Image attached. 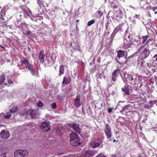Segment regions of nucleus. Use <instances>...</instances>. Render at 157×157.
<instances>
[{
	"mask_svg": "<svg viewBox=\"0 0 157 157\" xmlns=\"http://www.w3.org/2000/svg\"><path fill=\"white\" fill-rule=\"evenodd\" d=\"M20 62L21 65L23 66V69H28L30 71L32 75H34V70L33 68V65L30 63L27 59L23 58L20 61Z\"/></svg>",
	"mask_w": 157,
	"mask_h": 157,
	"instance_id": "nucleus-1",
	"label": "nucleus"
},
{
	"mask_svg": "<svg viewBox=\"0 0 157 157\" xmlns=\"http://www.w3.org/2000/svg\"><path fill=\"white\" fill-rule=\"evenodd\" d=\"M28 154L27 150L18 149L14 152V157H26Z\"/></svg>",
	"mask_w": 157,
	"mask_h": 157,
	"instance_id": "nucleus-2",
	"label": "nucleus"
},
{
	"mask_svg": "<svg viewBox=\"0 0 157 157\" xmlns=\"http://www.w3.org/2000/svg\"><path fill=\"white\" fill-rule=\"evenodd\" d=\"M97 151L96 150H89L81 155L80 157H92Z\"/></svg>",
	"mask_w": 157,
	"mask_h": 157,
	"instance_id": "nucleus-3",
	"label": "nucleus"
},
{
	"mask_svg": "<svg viewBox=\"0 0 157 157\" xmlns=\"http://www.w3.org/2000/svg\"><path fill=\"white\" fill-rule=\"evenodd\" d=\"M40 128L44 131H49L51 130L50 122L44 121L42 122L40 125Z\"/></svg>",
	"mask_w": 157,
	"mask_h": 157,
	"instance_id": "nucleus-4",
	"label": "nucleus"
},
{
	"mask_svg": "<svg viewBox=\"0 0 157 157\" xmlns=\"http://www.w3.org/2000/svg\"><path fill=\"white\" fill-rule=\"evenodd\" d=\"M150 53V51L149 50L145 48L140 54L139 58L145 59L149 56Z\"/></svg>",
	"mask_w": 157,
	"mask_h": 157,
	"instance_id": "nucleus-5",
	"label": "nucleus"
},
{
	"mask_svg": "<svg viewBox=\"0 0 157 157\" xmlns=\"http://www.w3.org/2000/svg\"><path fill=\"white\" fill-rule=\"evenodd\" d=\"M104 132L106 137L108 139L111 138L112 136V132L111 129L108 124L105 125V128H104Z\"/></svg>",
	"mask_w": 157,
	"mask_h": 157,
	"instance_id": "nucleus-6",
	"label": "nucleus"
},
{
	"mask_svg": "<svg viewBox=\"0 0 157 157\" xmlns=\"http://www.w3.org/2000/svg\"><path fill=\"white\" fill-rule=\"evenodd\" d=\"M120 73V70L119 69H117L113 71L112 75V78L113 81H115L117 80V78Z\"/></svg>",
	"mask_w": 157,
	"mask_h": 157,
	"instance_id": "nucleus-7",
	"label": "nucleus"
},
{
	"mask_svg": "<svg viewBox=\"0 0 157 157\" xmlns=\"http://www.w3.org/2000/svg\"><path fill=\"white\" fill-rule=\"evenodd\" d=\"M69 126L77 132L78 133L80 132V129L78 124L76 123H70L69 124Z\"/></svg>",
	"mask_w": 157,
	"mask_h": 157,
	"instance_id": "nucleus-8",
	"label": "nucleus"
},
{
	"mask_svg": "<svg viewBox=\"0 0 157 157\" xmlns=\"http://www.w3.org/2000/svg\"><path fill=\"white\" fill-rule=\"evenodd\" d=\"M70 144L73 146H77L81 144L80 139L79 138L70 141Z\"/></svg>",
	"mask_w": 157,
	"mask_h": 157,
	"instance_id": "nucleus-9",
	"label": "nucleus"
},
{
	"mask_svg": "<svg viewBox=\"0 0 157 157\" xmlns=\"http://www.w3.org/2000/svg\"><path fill=\"white\" fill-rule=\"evenodd\" d=\"M27 113L28 115H29L32 118H36V110L33 109H29Z\"/></svg>",
	"mask_w": 157,
	"mask_h": 157,
	"instance_id": "nucleus-10",
	"label": "nucleus"
},
{
	"mask_svg": "<svg viewBox=\"0 0 157 157\" xmlns=\"http://www.w3.org/2000/svg\"><path fill=\"white\" fill-rule=\"evenodd\" d=\"M2 138L4 139L8 138L10 136V133L9 131H6L5 130H3L0 133Z\"/></svg>",
	"mask_w": 157,
	"mask_h": 157,
	"instance_id": "nucleus-11",
	"label": "nucleus"
},
{
	"mask_svg": "<svg viewBox=\"0 0 157 157\" xmlns=\"http://www.w3.org/2000/svg\"><path fill=\"white\" fill-rule=\"evenodd\" d=\"M6 79L5 76L3 75H1L0 76V87L2 85L7 86L8 85L7 83H5Z\"/></svg>",
	"mask_w": 157,
	"mask_h": 157,
	"instance_id": "nucleus-12",
	"label": "nucleus"
},
{
	"mask_svg": "<svg viewBox=\"0 0 157 157\" xmlns=\"http://www.w3.org/2000/svg\"><path fill=\"white\" fill-rule=\"evenodd\" d=\"M2 155V157H6L5 147L3 146L0 145V156Z\"/></svg>",
	"mask_w": 157,
	"mask_h": 157,
	"instance_id": "nucleus-13",
	"label": "nucleus"
},
{
	"mask_svg": "<svg viewBox=\"0 0 157 157\" xmlns=\"http://www.w3.org/2000/svg\"><path fill=\"white\" fill-rule=\"evenodd\" d=\"M45 55H44V52L43 50L41 51L39 56V59L40 60V62L43 63L44 61Z\"/></svg>",
	"mask_w": 157,
	"mask_h": 157,
	"instance_id": "nucleus-14",
	"label": "nucleus"
},
{
	"mask_svg": "<svg viewBox=\"0 0 157 157\" xmlns=\"http://www.w3.org/2000/svg\"><path fill=\"white\" fill-rule=\"evenodd\" d=\"M70 140H75V139L79 138L78 134L75 132H73L70 135Z\"/></svg>",
	"mask_w": 157,
	"mask_h": 157,
	"instance_id": "nucleus-15",
	"label": "nucleus"
},
{
	"mask_svg": "<svg viewBox=\"0 0 157 157\" xmlns=\"http://www.w3.org/2000/svg\"><path fill=\"white\" fill-rule=\"evenodd\" d=\"M117 53V56L119 58L124 57L125 56V54L127 53L126 52H125L124 51L121 50H118Z\"/></svg>",
	"mask_w": 157,
	"mask_h": 157,
	"instance_id": "nucleus-16",
	"label": "nucleus"
},
{
	"mask_svg": "<svg viewBox=\"0 0 157 157\" xmlns=\"http://www.w3.org/2000/svg\"><path fill=\"white\" fill-rule=\"evenodd\" d=\"M122 90L123 92H124V94L126 95L129 94V90L128 86L125 85L122 88Z\"/></svg>",
	"mask_w": 157,
	"mask_h": 157,
	"instance_id": "nucleus-17",
	"label": "nucleus"
},
{
	"mask_svg": "<svg viewBox=\"0 0 157 157\" xmlns=\"http://www.w3.org/2000/svg\"><path fill=\"white\" fill-rule=\"evenodd\" d=\"M71 81V79L69 76L64 77L62 83L64 84H68Z\"/></svg>",
	"mask_w": 157,
	"mask_h": 157,
	"instance_id": "nucleus-18",
	"label": "nucleus"
},
{
	"mask_svg": "<svg viewBox=\"0 0 157 157\" xmlns=\"http://www.w3.org/2000/svg\"><path fill=\"white\" fill-rule=\"evenodd\" d=\"M17 106H13L11 109H10L9 112L10 113H11L13 115V117L14 116V114L16 113L17 111Z\"/></svg>",
	"mask_w": 157,
	"mask_h": 157,
	"instance_id": "nucleus-19",
	"label": "nucleus"
},
{
	"mask_svg": "<svg viewBox=\"0 0 157 157\" xmlns=\"http://www.w3.org/2000/svg\"><path fill=\"white\" fill-rule=\"evenodd\" d=\"M74 105L77 108H78L81 105L80 99H75L74 103Z\"/></svg>",
	"mask_w": 157,
	"mask_h": 157,
	"instance_id": "nucleus-20",
	"label": "nucleus"
},
{
	"mask_svg": "<svg viewBox=\"0 0 157 157\" xmlns=\"http://www.w3.org/2000/svg\"><path fill=\"white\" fill-rule=\"evenodd\" d=\"M121 27L120 25L117 26L116 28L114 29L112 35L114 36L120 30Z\"/></svg>",
	"mask_w": 157,
	"mask_h": 157,
	"instance_id": "nucleus-21",
	"label": "nucleus"
},
{
	"mask_svg": "<svg viewBox=\"0 0 157 157\" xmlns=\"http://www.w3.org/2000/svg\"><path fill=\"white\" fill-rule=\"evenodd\" d=\"M64 66L63 65H62L59 67V76H60L63 74H64Z\"/></svg>",
	"mask_w": 157,
	"mask_h": 157,
	"instance_id": "nucleus-22",
	"label": "nucleus"
},
{
	"mask_svg": "<svg viewBox=\"0 0 157 157\" xmlns=\"http://www.w3.org/2000/svg\"><path fill=\"white\" fill-rule=\"evenodd\" d=\"M132 44V41H130L128 43L126 44H124V45L123 46L122 48L124 49H127L129 48Z\"/></svg>",
	"mask_w": 157,
	"mask_h": 157,
	"instance_id": "nucleus-23",
	"label": "nucleus"
},
{
	"mask_svg": "<svg viewBox=\"0 0 157 157\" xmlns=\"http://www.w3.org/2000/svg\"><path fill=\"white\" fill-rule=\"evenodd\" d=\"M153 103L152 101H149V102L145 104L144 105V108L146 109H149L152 107V105L153 104Z\"/></svg>",
	"mask_w": 157,
	"mask_h": 157,
	"instance_id": "nucleus-24",
	"label": "nucleus"
},
{
	"mask_svg": "<svg viewBox=\"0 0 157 157\" xmlns=\"http://www.w3.org/2000/svg\"><path fill=\"white\" fill-rule=\"evenodd\" d=\"M126 81L127 82H129L132 85L133 82H134V79L132 75H131L127 77L126 78Z\"/></svg>",
	"mask_w": 157,
	"mask_h": 157,
	"instance_id": "nucleus-25",
	"label": "nucleus"
},
{
	"mask_svg": "<svg viewBox=\"0 0 157 157\" xmlns=\"http://www.w3.org/2000/svg\"><path fill=\"white\" fill-rule=\"evenodd\" d=\"M90 146L93 148H95L99 146V144L98 143L93 142L90 143Z\"/></svg>",
	"mask_w": 157,
	"mask_h": 157,
	"instance_id": "nucleus-26",
	"label": "nucleus"
},
{
	"mask_svg": "<svg viewBox=\"0 0 157 157\" xmlns=\"http://www.w3.org/2000/svg\"><path fill=\"white\" fill-rule=\"evenodd\" d=\"M149 37V35H147L145 36H143L142 37V43L143 44H144L146 43L147 40V39Z\"/></svg>",
	"mask_w": 157,
	"mask_h": 157,
	"instance_id": "nucleus-27",
	"label": "nucleus"
},
{
	"mask_svg": "<svg viewBox=\"0 0 157 157\" xmlns=\"http://www.w3.org/2000/svg\"><path fill=\"white\" fill-rule=\"evenodd\" d=\"M134 82H133L132 85L135 86V87L138 86V85L139 83V81L137 78H136L134 80Z\"/></svg>",
	"mask_w": 157,
	"mask_h": 157,
	"instance_id": "nucleus-28",
	"label": "nucleus"
},
{
	"mask_svg": "<svg viewBox=\"0 0 157 157\" xmlns=\"http://www.w3.org/2000/svg\"><path fill=\"white\" fill-rule=\"evenodd\" d=\"M2 11H1V16L0 17V21L2 22L3 23H5L6 21L5 18L3 17L4 16V13H3V15L2 13Z\"/></svg>",
	"mask_w": 157,
	"mask_h": 157,
	"instance_id": "nucleus-29",
	"label": "nucleus"
},
{
	"mask_svg": "<svg viewBox=\"0 0 157 157\" xmlns=\"http://www.w3.org/2000/svg\"><path fill=\"white\" fill-rule=\"evenodd\" d=\"M140 59L141 60V62L140 65V67L139 69H142L144 67V63H145V61L144 60V59H142L140 58Z\"/></svg>",
	"mask_w": 157,
	"mask_h": 157,
	"instance_id": "nucleus-30",
	"label": "nucleus"
},
{
	"mask_svg": "<svg viewBox=\"0 0 157 157\" xmlns=\"http://www.w3.org/2000/svg\"><path fill=\"white\" fill-rule=\"evenodd\" d=\"M44 1L43 0H37V4L40 7L41 5H44Z\"/></svg>",
	"mask_w": 157,
	"mask_h": 157,
	"instance_id": "nucleus-31",
	"label": "nucleus"
},
{
	"mask_svg": "<svg viewBox=\"0 0 157 157\" xmlns=\"http://www.w3.org/2000/svg\"><path fill=\"white\" fill-rule=\"evenodd\" d=\"M153 40V38H149L148 40H147L146 42L145 43V44H144L145 46L146 45H148L151 42H152V40Z\"/></svg>",
	"mask_w": 157,
	"mask_h": 157,
	"instance_id": "nucleus-32",
	"label": "nucleus"
},
{
	"mask_svg": "<svg viewBox=\"0 0 157 157\" xmlns=\"http://www.w3.org/2000/svg\"><path fill=\"white\" fill-rule=\"evenodd\" d=\"M26 125L27 128V129H30L31 128L33 127V125L31 123H29L27 124H26Z\"/></svg>",
	"mask_w": 157,
	"mask_h": 157,
	"instance_id": "nucleus-33",
	"label": "nucleus"
},
{
	"mask_svg": "<svg viewBox=\"0 0 157 157\" xmlns=\"http://www.w3.org/2000/svg\"><path fill=\"white\" fill-rule=\"evenodd\" d=\"M9 113H7V115H5L4 116V117L5 119H8L11 117L12 116H13L12 114H9Z\"/></svg>",
	"mask_w": 157,
	"mask_h": 157,
	"instance_id": "nucleus-34",
	"label": "nucleus"
},
{
	"mask_svg": "<svg viewBox=\"0 0 157 157\" xmlns=\"http://www.w3.org/2000/svg\"><path fill=\"white\" fill-rule=\"evenodd\" d=\"M95 22V21L94 20H92L88 21L87 23V25L88 26H90L92 24H94Z\"/></svg>",
	"mask_w": 157,
	"mask_h": 157,
	"instance_id": "nucleus-35",
	"label": "nucleus"
},
{
	"mask_svg": "<svg viewBox=\"0 0 157 157\" xmlns=\"http://www.w3.org/2000/svg\"><path fill=\"white\" fill-rule=\"evenodd\" d=\"M145 46V45H143L142 46H140L139 48L137 50V53H140L143 49L144 47Z\"/></svg>",
	"mask_w": 157,
	"mask_h": 157,
	"instance_id": "nucleus-36",
	"label": "nucleus"
},
{
	"mask_svg": "<svg viewBox=\"0 0 157 157\" xmlns=\"http://www.w3.org/2000/svg\"><path fill=\"white\" fill-rule=\"evenodd\" d=\"M153 68L152 69V71L153 73L156 72V70L157 69V65H153Z\"/></svg>",
	"mask_w": 157,
	"mask_h": 157,
	"instance_id": "nucleus-37",
	"label": "nucleus"
},
{
	"mask_svg": "<svg viewBox=\"0 0 157 157\" xmlns=\"http://www.w3.org/2000/svg\"><path fill=\"white\" fill-rule=\"evenodd\" d=\"M128 105H124L125 107H123V109L122 110L120 111V113H121L123 112H126V111L128 110V109L126 107Z\"/></svg>",
	"mask_w": 157,
	"mask_h": 157,
	"instance_id": "nucleus-38",
	"label": "nucleus"
},
{
	"mask_svg": "<svg viewBox=\"0 0 157 157\" xmlns=\"http://www.w3.org/2000/svg\"><path fill=\"white\" fill-rule=\"evenodd\" d=\"M51 105L52 108V109H55L57 108L56 102H53Z\"/></svg>",
	"mask_w": 157,
	"mask_h": 157,
	"instance_id": "nucleus-39",
	"label": "nucleus"
},
{
	"mask_svg": "<svg viewBox=\"0 0 157 157\" xmlns=\"http://www.w3.org/2000/svg\"><path fill=\"white\" fill-rule=\"evenodd\" d=\"M37 106L39 107H41L44 106V104L41 101H40L38 102Z\"/></svg>",
	"mask_w": 157,
	"mask_h": 157,
	"instance_id": "nucleus-40",
	"label": "nucleus"
},
{
	"mask_svg": "<svg viewBox=\"0 0 157 157\" xmlns=\"http://www.w3.org/2000/svg\"><path fill=\"white\" fill-rule=\"evenodd\" d=\"M114 108L113 107L112 108H109L108 109V113H111L113 111V109H114Z\"/></svg>",
	"mask_w": 157,
	"mask_h": 157,
	"instance_id": "nucleus-41",
	"label": "nucleus"
},
{
	"mask_svg": "<svg viewBox=\"0 0 157 157\" xmlns=\"http://www.w3.org/2000/svg\"><path fill=\"white\" fill-rule=\"evenodd\" d=\"M8 82L9 84V85H8V86H10V84H13V82L10 79H9L8 80Z\"/></svg>",
	"mask_w": 157,
	"mask_h": 157,
	"instance_id": "nucleus-42",
	"label": "nucleus"
},
{
	"mask_svg": "<svg viewBox=\"0 0 157 157\" xmlns=\"http://www.w3.org/2000/svg\"><path fill=\"white\" fill-rule=\"evenodd\" d=\"M96 157H106L103 154L101 153L99 154L98 156H96Z\"/></svg>",
	"mask_w": 157,
	"mask_h": 157,
	"instance_id": "nucleus-43",
	"label": "nucleus"
},
{
	"mask_svg": "<svg viewBox=\"0 0 157 157\" xmlns=\"http://www.w3.org/2000/svg\"><path fill=\"white\" fill-rule=\"evenodd\" d=\"M147 66L149 67V68L151 67V63H147Z\"/></svg>",
	"mask_w": 157,
	"mask_h": 157,
	"instance_id": "nucleus-44",
	"label": "nucleus"
},
{
	"mask_svg": "<svg viewBox=\"0 0 157 157\" xmlns=\"http://www.w3.org/2000/svg\"><path fill=\"white\" fill-rule=\"evenodd\" d=\"M31 32L30 31H27L26 32V34L27 35H29L31 33Z\"/></svg>",
	"mask_w": 157,
	"mask_h": 157,
	"instance_id": "nucleus-45",
	"label": "nucleus"
},
{
	"mask_svg": "<svg viewBox=\"0 0 157 157\" xmlns=\"http://www.w3.org/2000/svg\"><path fill=\"white\" fill-rule=\"evenodd\" d=\"M125 102V101H120L118 103V105H120H120H121V103H123V102Z\"/></svg>",
	"mask_w": 157,
	"mask_h": 157,
	"instance_id": "nucleus-46",
	"label": "nucleus"
},
{
	"mask_svg": "<svg viewBox=\"0 0 157 157\" xmlns=\"http://www.w3.org/2000/svg\"><path fill=\"white\" fill-rule=\"evenodd\" d=\"M113 7L114 9H117L118 8V7L117 5H114L113 6Z\"/></svg>",
	"mask_w": 157,
	"mask_h": 157,
	"instance_id": "nucleus-47",
	"label": "nucleus"
},
{
	"mask_svg": "<svg viewBox=\"0 0 157 157\" xmlns=\"http://www.w3.org/2000/svg\"><path fill=\"white\" fill-rule=\"evenodd\" d=\"M155 57H156L155 60L156 61H157V54H156L154 56V58Z\"/></svg>",
	"mask_w": 157,
	"mask_h": 157,
	"instance_id": "nucleus-48",
	"label": "nucleus"
},
{
	"mask_svg": "<svg viewBox=\"0 0 157 157\" xmlns=\"http://www.w3.org/2000/svg\"><path fill=\"white\" fill-rule=\"evenodd\" d=\"M68 44H69L70 46H71L72 44L71 41H70V42L68 43Z\"/></svg>",
	"mask_w": 157,
	"mask_h": 157,
	"instance_id": "nucleus-49",
	"label": "nucleus"
},
{
	"mask_svg": "<svg viewBox=\"0 0 157 157\" xmlns=\"http://www.w3.org/2000/svg\"><path fill=\"white\" fill-rule=\"evenodd\" d=\"M104 104H103L102 103H101V106H102V107H103L104 106Z\"/></svg>",
	"mask_w": 157,
	"mask_h": 157,
	"instance_id": "nucleus-50",
	"label": "nucleus"
},
{
	"mask_svg": "<svg viewBox=\"0 0 157 157\" xmlns=\"http://www.w3.org/2000/svg\"><path fill=\"white\" fill-rule=\"evenodd\" d=\"M132 22H133V23L135 24L136 23V21L135 19L134 20H133Z\"/></svg>",
	"mask_w": 157,
	"mask_h": 157,
	"instance_id": "nucleus-51",
	"label": "nucleus"
},
{
	"mask_svg": "<svg viewBox=\"0 0 157 157\" xmlns=\"http://www.w3.org/2000/svg\"><path fill=\"white\" fill-rule=\"evenodd\" d=\"M116 61H117V62L118 63H121V62H120L119 61L117 60V58H116Z\"/></svg>",
	"mask_w": 157,
	"mask_h": 157,
	"instance_id": "nucleus-52",
	"label": "nucleus"
},
{
	"mask_svg": "<svg viewBox=\"0 0 157 157\" xmlns=\"http://www.w3.org/2000/svg\"><path fill=\"white\" fill-rule=\"evenodd\" d=\"M0 47H1L2 48H4V47L3 46L1 45H0Z\"/></svg>",
	"mask_w": 157,
	"mask_h": 157,
	"instance_id": "nucleus-53",
	"label": "nucleus"
},
{
	"mask_svg": "<svg viewBox=\"0 0 157 157\" xmlns=\"http://www.w3.org/2000/svg\"><path fill=\"white\" fill-rule=\"evenodd\" d=\"M135 17H136L138 18V16L136 14Z\"/></svg>",
	"mask_w": 157,
	"mask_h": 157,
	"instance_id": "nucleus-54",
	"label": "nucleus"
},
{
	"mask_svg": "<svg viewBox=\"0 0 157 157\" xmlns=\"http://www.w3.org/2000/svg\"><path fill=\"white\" fill-rule=\"evenodd\" d=\"M115 141H116V142H117V141H116V140H113V143H114Z\"/></svg>",
	"mask_w": 157,
	"mask_h": 157,
	"instance_id": "nucleus-55",
	"label": "nucleus"
},
{
	"mask_svg": "<svg viewBox=\"0 0 157 157\" xmlns=\"http://www.w3.org/2000/svg\"><path fill=\"white\" fill-rule=\"evenodd\" d=\"M106 29L107 30L108 29V26H106Z\"/></svg>",
	"mask_w": 157,
	"mask_h": 157,
	"instance_id": "nucleus-56",
	"label": "nucleus"
},
{
	"mask_svg": "<svg viewBox=\"0 0 157 157\" xmlns=\"http://www.w3.org/2000/svg\"><path fill=\"white\" fill-rule=\"evenodd\" d=\"M79 21V20H77L76 21V22H78Z\"/></svg>",
	"mask_w": 157,
	"mask_h": 157,
	"instance_id": "nucleus-57",
	"label": "nucleus"
},
{
	"mask_svg": "<svg viewBox=\"0 0 157 157\" xmlns=\"http://www.w3.org/2000/svg\"><path fill=\"white\" fill-rule=\"evenodd\" d=\"M155 14H156L157 13V11L155 12Z\"/></svg>",
	"mask_w": 157,
	"mask_h": 157,
	"instance_id": "nucleus-58",
	"label": "nucleus"
},
{
	"mask_svg": "<svg viewBox=\"0 0 157 157\" xmlns=\"http://www.w3.org/2000/svg\"><path fill=\"white\" fill-rule=\"evenodd\" d=\"M100 11H98V13H99V14H100L99 13H100Z\"/></svg>",
	"mask_w": 157,
	"mask_h": 157,
	"instance_id": "nucleus-59",
	"label": "nucleus"
},
{
	"mask_svg": "<svg viewBox=\"0 0 157 157\" xmlns=\"http://www.w3.org/2000/svg\"><path fill=\"white\" fill-rule=\"evenodd\" d=\"M142 157V156H141L140 155V156H139V157Z\"/></svg>",
	"mask_w": 157,
	"mask_h": 157,
	"instance_id": "nucleus-60",
	"label": "nucleus"
},
{
	"mask_svg": "<svg viewBox=\"0 0 157 157\" xmlns=\"http://www.w3.org/2000/svg\"><path fill=\"white\" fill-rule=\"evenodd\" d=\"M123 112H121V113L122 114H123L124 113H123Z\"/></svg>",
	"mask_w": 157,
	"mask_h": 157,
	"instance_id": "nucleus-61",
	"label": "nucleus"
},
{
	"mask_svg": "<svg viewBox=\"0 0 157 157\" xmlns=\"http://www.w3.org/2000/svg\"><path fill=\"white\" fill-rule=\"evenodd\" d=\"M111 139H109V141H111Z\"/></svg>",
	"mask_w": 157,
	"mask_h": 157,
	"instance_id": "nucleus-62",
	"label": "nucleus"
},
{
	"mask_svg": "<svg viewBox=\"0 0 157 157\" xmlns=\"http://www.w3.org/2000/svg\"><path fill=\"white\" fill-rule=\"evenodd\" d=\"M60 101H61V99H60Z\"/></svg>",
	"mask_w": 157,
	"mask_h": 157,
	"instance_id": "nucleus-63",
	"label": "nucleus"
},
{
	"mask_svg": "<svg viewBox=\"0 0 157 157\" xmlns=\"http://www.w3.org/2000/svg\"><path fill=\"white\" fill-rule=\"evenodd\" d=\"M128 37H130V36H128Z\"/></svg>",
	"mask_w": 157,
	"mask_h": 157,
	"instance_id": "nucleus-64",
	"label": "nucleus"
}]
</instances>
